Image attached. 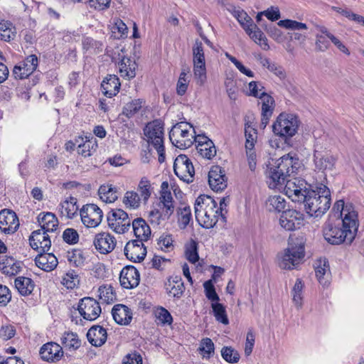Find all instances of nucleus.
Masks as SVG:
<instances>
[{
    "mask_svg": "<svg viewBox=\"0 0 364 364\" xmlns=\"http://www.w3.org/2000/svg\"><path fill=\"white\" fill-rule=\"evenodd\" d=\"M266 206L269 211H282L286 206V201L281 196H272L266 201Z\"/></svg>",
    "mask_w": 364,
    "mask_h": 364,
    "instance_id": "a19ab883",
    "label": "nucleus"
},
{
    "mask_svg": "<svg viewBox=\"0 0 364 364\" xmlns=\"http://www.w3.org/2000/svg\"><path fill=\"white\" fill-rule=\"evenodd\" d=\"M328 38L322 34H316L315 50L317 52H325L330 47Z\"/></svg>",
    "mask_w": 364,
    "mask_h": 364,
    "instance_id": "e2e57ef3",
    "label": "nucleus"
},
{
    "mask_svg": "<svg viewBox=\"0 0 364 364\" xmlns=\"http://www.w3.org/2000/svg\"><path fill=\"white\" fill-rule=\"evenodd\" d=\"M205 141H201L197 146L198 153L203 157L208 159H212L216 154V149L213 142L208 137H203Z\"/></svg>",
    "mask_w": 364,
    "mask_h": 364,
    "instance_id": "4c0bfd02",
    "label": "nucleus"
},
{
    "mask_svg": "<svg viewBox=\"0 0 364 364\" xmlns=\"http://www.w3.org/2000/svg\"><path fill=\"white\" fill-rule=\"evenodd\" d=\"M249 92H247L248 96H252L257 98H260L262 92L264 91V87L261 82L259 81H251L248 84Z\"/></svg>",
    "mask_w": 364,
    "mask_h": 364,
    "instance_id": "13d9d810",
    "label": "nucleus"
},
{
    "mask_svg": "<svg viewBox=\"0 0 364 364\" xmlns=\"http://www.w3.org/2000/svg\"><path fill=\"white\" fill-rule=\"evenodd\" d=\"M156 317L162 325H171L173 318L171 314L164 307L158 308L156 311Z\"/></svg>",
    "mask_w": 364,
    "mask_h": 364,
    "instance_id": "052dcab7",
    "label": "nucleus"
},
{
    "mask_svg": "<svg viewBox=\"0 0 364 364\" xmlns=\"http://www.w3.org/2000/svg\"><path fill=\"white\" fill-rule=\"evenodd\" d=\"M186 259L191 263H196L198 259V254L197 251V244L196 242L192 241L186 248Z\"/></svg>",
    "mask_w": 364,
    "mask_h": 364,
    "instance_id": "0e129e2a",
    "label": "nucleus"
},
{
    "mask_svg": "<svg viewBox=\"0 0 364 364\" xmlns=\"http://www.w3.org/2000/svg\"><path fill=\"white\" fill-rule=\"evenodd\" d=\"M193 77L197 85L202 86L205 84L207 79L205 63H193Z\"/></svg>",
    "mask_w": 364,
    "mask_h": 364,
    "instance_id": "49530a36",
    "label": "nucleus"
},
{
    "mask_svg": "<svg viewBox=\"0 0 364 364\" xmlns=\"http://www.w3.org/2000/svg\"><path fill=\"white\" fill-rule=\"evenodd\" d=\"M307 183L303 179L294 178L287 179L285 181L284 192L285 194L294 202H300L304 199L306 193L309 191Z\"/></svg>",
    "mask_w": 364,
    "mask_h": 364,
    "instance_id": "ddd939ff",
    "label": "nucleus"
},
{
    "mask_svg": "<svg viewBox=\"0 0 364 364\" xmlns=\"http://www.w3.org/2000/svg\"><path fill=\"white\" fill-rule=\"evenodd\" d=\"M134 235L141 241H147L151 236V229L146 221L141 218L134 219L132 223Z\"/></svg>",
    "mask_w": 364,
    "mask_h": 364,
    "instance_id": "2f4dec72",
    "label": "nucleus"
},
{
    "mask_svg": "<svg viewBox=\"0 0 364 364\" xmlns=\"http://www.w3.org/2000/svg\"><path fill=\"white\" fill-rule=\"evenodd\" d=\"M93 244L100 254L107 255L114 250L117 240L110 233L102 232L95 235Z\"/></svg>",
    "mask_w": 364,
    "mask_h": 364,
    "instance_id": "6ab92c4d",
    "label": "nucleus"
},
{
    "mask_svg": "<svg viewBox=\"0 0 364 364\" xmlns=\"http://www.w3.org/2000/svg\"><path fill=\"white\" fill-rule=\"evenodd\" d=\"M142 101L140 100H134L127 103L123 109V114L130 117L136 113L141 107Z\"/></svg>",
    "mask_w": 364,
    "mask_h": 364,
    "instance_id": "680f3d73",
    "label": "nucleus"
},
{
    "mask_svg": "<svg viewBox=\"0 0 364 364\" xmlns=\"http://www.w3.org/2000/svg\"><path fill=\"white\" fill-rule=\"evenodd\" d=\"M245 32L250 37V38H252L263 50H268L269 49V46L267 43V38L256 24L252 26V27L250 28Z\"/></svg>",
    "mask_w": 364,
    "mask_h": 364,
    "instance_id": "c9c22d12",
    "label": "nucleus"
},
{
    "mask_svg": "<svg viewBox=\"0 0 364 364\" xmlns=\"http://www.w3.org/2000/svg\"><path fill=\"white\" fill-rule=\"evenodd\" d=\"M304 198L300 203L304 204L305 210L310 216L321 217L331 206L330 190L323 184H320L316 190L310 189Z\"/></svg>",
    "mask_w": 364,
    "mask_h": 364,
    "instance_id": "f257e3e1",
    "label": "nucleus"
},
{
    "mask_svg": "<svg viewBox=\"0 0 364 364\" xmlns=\"http://www.w3.org/2000/svg\"><path fill=\"white\" fill-rule=\"evenodd\" d=\"M257 59L259 61L260 64L266 68L269 72L272 73L280 80H284L287 77L284 68L279 64L272 61L269 58H264L261 55H258Z\"/></svg>",
    "mask_w": 364,
    "mask_h": 364,
    "instance_id": "f704fd0d",
    "label": "nucleus"
},
{
    "mask_svg": "<svg viewBox=\"0 0 364 364\" xmlns=\"http://www.w3.org/2000/svg\"><path fill=\"white\" fill-rule=\"evenodd\" d=\"M144 132L147 138V142L157 151L159 162L161 164L164 162L166 157L164 145V124L159 120H154L146 125Z\"/></svg>",
    "mask_w": 364,
    "mask_h": 364,
    "instance_id": "423d86ee",
    "label": "nucleus"
},
{
    "mask_svg": "<svg viewBox=\"0 0 364 364\" xmlns=\"http://www.w3.org/2000/svg\"><path fill=\"white\" fill-rule=\"evenodd\" d=\"M304 257V245L301 242H289L284 254L279 257L278 264L281 269H291L300 263Z\"/></svg>",
    "mask_w": 364,
    "mask_h": 364,
    "instance_id": "1a4fd4ad",
    "label": "nucleus"
},
{
    "mask_svg": "<svg viewBox=\"0 0 364 364\" xmlns=\"http://www.w3.org/2000/svg\"><path fill=\"white\" fill-rule=\"evenodd\" d=\"M233 16L245 31L255 25L252 18L244 10H235Z\"/></svg>",
    "mask_w": 364,
    "mask_h": 364,
    "instance_id": "c03bdc74",
    "label": "nucleus"
},
{
    "mask_svg": "<svg viewBox=\"0 0 364 364\" xmlns=\"http://www.w3.org/2000/svg\"><path fill=\"white\" fill-rule=\"evenodd\" d=\"M100 299L105 303H112L115 299V295L113 294L112 287L111 286H101L98 289Z\"/></svg>",
    "mask_w": 364,
    "mask_h": 364,
    "instance_id": "6e6d98bb",
    "label": "nucleus"
},
{
    "mask_svg": "<svg viewBox=\"0 0 364 364\" xmlns=\"http://www.w3.org/2000/svg\"><path fill=\"white\" fill-rule=\"evenodd\" d=\"M358 228L345 225L343 222L342 228L326 223L323 228V235L325 240L331 245L350 244L355 238Z\"/></svg>",
    "mask_w": 364,
    "mask_h": 364,
    "instance_id": "39448f33",
    "label": "nucleus"
},
{
    "mask_svg": "<svg viewBox=\"0 0 364 364\" xmlns=\"http://www.w3.org/2000/svg\"><path fill=\"white\" fill-rule=\"evenodd\" d=\"M108 226L117 233L122 234L128 230L131 225V219L128 214L122 209L112 210L107 213Z\"/></svg>",
    "mask_w": 364,
    "mask_h": 364,
    "instance_id": "9d476101",
    "label": "nucleus"
},
{
    "mask_svg": "<svg viewBox=\"0 0 364 364\" xmlns=\"http://www.w3.org/2000/svg\"><path fill=\"white\" fill-rule=\"evenodd\" d=\"M303 287H304V285H303L301 281L299 279H296V283L292 289V294H293V301L298 307H300L302 304Z\"/></svg>",
    "mask_w": 364,
    "mask_h": 364,
    "instance_id": "bf43d9fd",
    "label": "nucleus"
},
{
    "mask_svg": "<svg viewBox=\"0 0 364 364\" xmlns=\"http://www.w3.org/2000/svg\"><path fill=\"white\" fill-rule=\"evenodd\" d=\"M195 134L194 129L189 123L181 122L172 127L169 132V138L176 147L187 149L196 141Z\"/></svg>",
    "mask_w": 364,
    "mask_h": 364,
    "instance_id": "0eeeda50",
    "label": "nucleus"
},
{
    "mask_svg": "<svg viewBox=\"0 0 364 364\" xmlns=\"http://www.w3.org/2000/svg\"><path fill=\"white\" fill-rule=\"evenodd\" d=\"M29 241L31 247L40 252H48L50 248V239L45 230H34L29 237Z\"/></svg>",
    "mask_w": 364,
    "mask_h": 364,
    "instance_id": "aec40b11",
    "label": "nucleus"
},
{
    "mask_svg": "<svg viewBox=\"0 0 364 364\" xmlns=\"http://www.w3.org/2000/svg\"><path fill=\"white\" fill-rule=\"evenodd\" d=\"M35 262L38 267L46 272H50L53 270L58 265V259L52 253H46L41 252V253L36 257Z\"/></svg>",
    "mask_w": 364,
    "mask_h": 364,
    "instance_id": "bb28decb",
    "label": "nucleus"
},
{
    "mask_svg": "<svg viewBox=\"0 0 364 364\" xmlns=\"http://www.w3.org/2000/svg\"><path fill=\"white\" fill-rule=\"evenodd\" d=\"M259 99L262 101L261 115L272 114L275 107L274 98L267 92H262Z\"/></svg>",
    "mask_w": 364,
    "mask_h": 364,
    "instance_id": "79ce46f5",
    "label": "nucleus"
},
{
    "mask_svg": "<svg viewBox=\"0 0 364 364\" xmlns=\"http://www.w3.org/2000/svg\"><path fill=\"white\" fill-rule=\"evenodd\" d=\"M223 358L230 363H237L240 358L239 353L232 347L225 346L221 350Z\"/></svg>",
    "mask_w": 364,
    "mask_h": 364,
    "instance_id": "8fccbe9b",
    "label": "nucleus"
},
{
    "mask_svg": "<svg viewBox=\"0 0 364 364\" xmlns=\"http://www.w3.org/2000/svg\"><path fill=\"white\" fill-rule=\"evenodd\" d=\"M203 287L205 291V296L209 300L215 302L219 301V296L217 294L215 287L210 280L205 282Z\"/></svg>",
    "mask_w": 364,
    "mask_h": 364,
    "instance_id": "774afa93",
    "label": "nucleus"
},
{
    "mask_svg": "<svg viewBox=\"0 0 364 364\" xmlns=\"http://www.w3.org/2000/svg\"><path fill=\"white\" fill-rule=\"evenodd\" d=\"M166 292L171 296L181 298L183 295L185 287L180 276L170 277L165 284Z\"/></svg>",
    "mask_w": 364,
    "mask_h": 364,
    "instance_id": "c85d7f7f",
    "label": "nucleus"
},
{
    "mask_svg": "<svg viewBox=\"0 0 364 364\" xmlns=\"http://www.w3.org/2000/svg\"><path fill=\"white\" fill-rule=\"evenodd\" d=\"M15 287L22 296H27L33 291L34 284L30 278L18 277L15 279Z\"/></svg>",
    "mask_w": 364,
    "mask_h": 364,
    "instance_id": "58836bf2",
    "label": "nucleus"
},
{
    "mask_svg": "<svg viewBox=\"0 0 364 364\" xmlns=\"http://www.w3.org/2000/svg\"><path fill=\"white\" fill-rule=\"evenodd\" d=\"M175 174L183 181L190 183L193 181L195 174L192 162L186 155H178L173 163Z\"/></svg>",
    "mask_w": 364,
    "mask_h": 364,
    "instance_id": "9b49d317",
    "label": "nucleus"
},
{
    "mask_svg": "<svg viewBox=\"0 0 364 364\" xmlns=\"http://www.w3.org/2000/svg\"><path fill=\"white\" fill-rule=\"evenodd\" d=\"M141 198L136 192L127 191L124 197L123 203L127 207L134 209L137 208L140 205Z\"/></svg>",
    "mask_w": 364,
    "mask_h": 364,
    "instance_id": "3c124183",
    "label": "nucleus"
},
{
    "mask_svg": "<svg viewBox=\"0 0 364 364\" xmlns=\"http://www.w3.org/2000/svg\"><path fill=\"white\" fill-rule=\"evenodd\" d=\"M178 213L179 215L178 220L183 224V228L186 227L191 218V212L189 206L184 205L178 208Z\"/></svg>",
    "mask_w": 364,
    "mask_h": 364,
    "instance_id": "69168bd1",
    "label": "nucleus"
},
{
    "mask_svg": "<svg viewBox=\"0 0 364 364\" xmlns=\"http://www.w3.org/2000/svg\"><path fill=\"white\" fill-rule=\"evenodd\" d=\"M38 221L41 225L40 230H45L47 233L54 232L58 225V218L52 213L40 214Z\"/></svg>",
    "mask_w": 364,
    "mask_h": 364,
    "instance_id": "72a5a7b5",
    "label": "nucleus"
},
{
    "mask_svg": "<svg viewBox=\"0 0 364 364\" xmlns=\"http://www.w3.org/2000/svg\"><path fill=\"white\" fill-rule=\"evenodd\" d=\"M77 202V198L73 196H69L62 200L58 206L60 215L73 219L77 214L79 210Z\"/></svg>",
    "mask_w": 364,
    "mask_h": 364,
    "instance_id": "a878e982",
    "label": "nucleus"
},
{
    "mask_svg": "<svg viewBox=\"0 0 364 364\" xmlns=\"http://www.w3.org/2000/svg\"><path fill=\"white\" fill-rule=\"evenodd\" d=\"M124 255L128 259L134 262H140L146 255V248L144 241L132 240L129 241L124 247Z\"/></svg>",
    "mask_w": 364,
    "mask_h": 364,
    "instance_id": "f3484780",
    "label": "nucleus"
},
{
    "mask_svg": "<svg viewBox=\"0 0 364 364\" xmlns=\"http://www.w3.org/2000/svg\"><path fill=\"white\" fill-rule=\"evenodd\" d=\"M208 183L215 191H221L227 187L225 171L219 166H213L208 173Z\"/></svg>",
    "mask_w": 364,
    "mask_h": 364,
    "instance_id": "412c9836",
    "label": "nucleus"
},
{
    "mask_svg": "<svg viewBox=\"0 0 364 364\" xmlns=\"http://www.w3.org/2000/svg\"><path fill=\"white\" fill-rule=\"evenodd\" d=\"M328 268V262L326 261V259L323 260H318V263L315 267V272H316V276L319 282L323 285L326 284V281H323L324 278L323 276L325 275L327 269Z\"/></svg>",
    "mask_w": 364,
    "mask_h": 364,
    "instance_id": "4d7b16f0",
    "label": "nucleus"
},
{
    "mask_svg": "<svg viewBox=\"0 0 364 364\" xmlns=\"http://www.w3.org/2000/svg\"><path fill=\"white\" fill-rule=\"evenodd\" d=\"M112 316L116 323L121 325H127L132 318L130 309L125 305L117 304L112 310Z\"/></svg>",
    "mask_w": 364,
    "mask_h": 364,
    "instance_id": "473e14b6",
    "label": "nucleus"
},
{
    "mask_svg": "<svg viewBox=\"0 0 364 364\" xmlns=\"http://www.w3.org/2000/svg\"><path fill=\"white\" fill-rule=\"evenodd\" d=\"M277 25L287 29L296 31L306 30L308 28L306 23L290 19L281 20L277 23Z\"/></svg>",
    "mask_w": 364,
    "mask_h": 364,
    "instance_id": "864d4df0",
    "label": "nucleus"
},
{
    "mask_svg": "<svg viewBox=\"0 0 364 364\" xmlns=\"http://www.w3.org/2000/svg\"><path fill=\"white\" fill-rule=\"evenodd\" d=\"M61 341L65 348L77 349L80 346L77 335L72 332L65 333Z\"/></svg>",
    "mask_w": 364,
    "mask_h": 364,
    "instance_id": "09e8293b",
    "label": "nucleus"
},
{
    "mask_svg": "<svg viewBox=\"0 0 364 364\" xmlns=\"http://www.w3.org/2000/svg\"><path fill=\"white\" fill-rule=\"evenodd\" d=\"M299 122L296 115L282 113L272 125L273 132L282 137H291L297 132Z\"/></svg>",
    "mask_w": 364,
    "mask_h": 364,
    "instance_id": "6e6552de",
    "label": "nucleus"
},
{
    "mask_svg": "<svg viewBox=\"0 0 364 364\" xmlns=\"http://www.w3.org/2000/svg\"><path fill=\"white\" fill-rule=\"evenodd\" d=\"M214 343L209 338L201 340L199 351L203 353V357L210 358L214 354Z\"/></svg>",
    "mask_w": 364,
    "mask_h": 364,
    "instance_id": "5fc2aeb1",
    "label": "nucleus"
},
{
    "mask_svg": "<svg viewBox=\"0 0 364 364\" xmlns=\"http://www.w3.org/2000/svg\"><path fill=\"white\" fill-rule=\"evenodd\" d=\"M298 160L289 154L279 158L276 165L267 172V183L270 188H280L284 184L287 177L297 170Z\"/></svg>",
    "mask_w": 364,
    "mask_h": 364,
    "instance_id": "f03ea898",
    "label": "nucleus"
},
{
    "mask_svg": "<svg viewBox=\"0 0 364 364\" xmlns=\"http://www.w3.org/2000/svg\"><path fill=\"white\" fill-rule=\"evenodd\" d=\"M138 191L140 193V198L146 203L151 196V184L146 178H142L138 186Z\"/></svg>",
    "mask_w": 364,
    "mask_h": 364,
    "instance_id": "603ef678",
    "label": "nucleus"
},
{
    "mask_svg": "<svg viewBox=\"0 0 364 364\" xmlns=\"http://www.w3.org/2000/svg\"><path fill=\"white\" fill-rule=\"evenodd\" d=\"M62 348L56 343H47L40 350L41 358L46 361H58L63 356Z\"/></svg>",
    "mask_w": 364,
    "mask_h": 364,
    "instance_id": "393cba45",
    "label": "nucleus"
},
{
    "mask_svg": "<svg viewBox=\"0 0 364 364\" xmlns=\"http://www.w3.org/2000/svg\"><path fill=\"white\" fill-rule=\"evenodd\" d=\"M193 63L197 64L205 63L203 46L201 41L196 39L192 48Z\"/></svg>",
    "mask_w": 364,
    "mask_h": 364,
    "instance_id": "a18cd8bd",
    "label": "nucleus"
},
{
    "mask_svg": "<svg viewBox=\"0 0 364 364\" xmlns=\"http://www.w3.org/2000/svg\"><path fill=\"white\" fill-rule=\"evenodd\" d=\"M98 193L100 199L107 203H114L118 198L115 188L112 186H101Z\"/></svg>",
    "mask_w": 364,
    "mask_h": 364,
    "instance_id": "ea45409f",
    "label": "nucleus"
},
{
    "mask_svg": "<svg viewBox=\"0 0 364 364\" xmlns=\"http://www.w3.org/2000/svg\"><path fill=\"white\" fill-rule=\"evenodd\" d=\"M101 87L105 95L108 97L115 96L119 90L120 82L115 75L107 76L101 83Z\"/></svg>",
    "mask_w": 364,
    "mask_h": 364,
    "instance_id": "c756f323",
    "label": "nucleus"
},
{
    "mask_svg": "<svg viewBox=\"0 0 364 364\" xmlns=\"http://www.w3.org/2000/svg\"><path fill=\"white\" fill-rule=\"evenodd\" d=\"M19 226L16 214L10 210L0 212V229L5 233L11 234L16 231Z\"/></svg>",
    "mask_w": 364,
    "mask_h": 364,
    "instance_id": "4be33fe9",
    "label": "nucleus"
},
{
    "mask_svg": "<svg viewBox=\"0 0 364 364\" xmlns=\"http://www.w3.org/2000/svg\"><path fill=\"white\" fill-rule=\"evenodd\" d=\"M314 162L318 171L331 170L336 163V159L328 151L315 150L314 153Z\"/></svg>",
    "mask_w": 364,
    "mask_h": 364,
    "instance_id": "b1692460",
    "label": "nucleus"
},
{
    "mask_svg": "<svg viewBox=\"0 0 364 364\" xmlns=\"http://www.w3.org/2000/svg\"><path fill=\"white\" fill-rule=\"evenodd\" d=\"M87 338L92 346L99 347L106 342L107 334L103 327L100 326H93L88 330Z\"/></svg>",
    "mask_w": 364,
    "mask_h": 364,
    "instance_id": "cd10ccee",
    "label": "nucleus"
},
{
    "mask_svg": "<svg viewBox=\"0 0 364 364\" xmlns=\"http://www.w3.org/2000/svg\"><path fill=\"white\" fill-rule=\"evenodd\" d=\"M333 209L341 213V215L343 217L342 222L345 225L354 228L358 227V213L351 204L345 205L344 201L339 200L335 203Z\"/></svg>",
    "mask_w": 364,
    "mask_h": 364,
    "instance_id": "a211bd4d",
    "label": "nucleus"
},
{
    "mask_svg": "<svg viewBox=\"0 0 364 364\" xmlns=\"http://www.w3.org/2000/svg\"><path fill=\"white\" fill-rule=\"evenodd\" d=\"M303 220L304 215L301 213L294 209H289L282 212L279 218V224L284 230L292 231L299 228Z\"/></svg>",
    "mask_w": 364,
    "mask_h": 364,
    "instance_id": "dca6fc26",
    "label": "nucleus"
},
{
    "mask_svg": "<svg viewBox=\"0 0 364 364\" xmlns=\"http://www.w3.org/2000/svg\"><path fill=\"white\" fill-rule=\"evenodd\" d=\"M225 86L226 89V92L232 100H236L237 97V87H236V82L235 80L231 77L226 78L225 81Z\"/></svg>",
    "mask_w": 364,
    "mask_h": 364,
    "instance_id": "338daca9",
    "label": "nucleus"
},
{
    "mask_svg": "<svg viewBox=\"0 0 364 364\" xmlns=\"http://www.w3.org/2000/svg\"><path fill=\"white\" fill-rule=\"evenodd\" d=\"M80 215L82 223L87 228L97 227L103 218L102 210L93 203L83 205L80 210Z\"/></svg>",
    "mask_w": 364,
    "mask_h": 364,
    "instance_id": "f8f14e48",
    "label": "nucleus"
},
{
    "mask_svg": "<svg viewBox=\"0 0 364 364\" xmlns=\"http://www.w3.org/2000/svg\"><path fill=\"white\" fill-rule=\"evenodd\" d=\"M16 36L15 28L12 23L9 21L0 22V39L9 42L14 39Z\"/></svg>",
    "mask_w": 364,
    "mask_h": 364,
    "instance_id": "37998d69",
    "label": "nucleus"
},
{
    "mask_svg": "<svg viewBox=\"0 0 364 364\" xmlns=\"http://www.w3.org/2000/svg\"><path fill=\"white\" fill-rule=\"evenodd\" d=\"M140 281L139 273L133 266L124 267L119 275L121 286L125 289H132L139 285Z\"/></svg>",
    "mask_w": 364,
    "mask_h": 364,
    "instance_id": "5701e85b",
    "label": "nucleus"
},
{
    "mask_svg": "<svg viewBox=\"0 0 364 364\" xmlns=\"http://www.w3.org/2000/svg\"><path fill=\"white\" fill-rule=\"evenodd\" d=\"M38 60L36 55H30L23 61L14 67L12 75L15 79L23 80L30 76L37 68Z\"/></svg>",
    "mask_w": 364,
    "mask_h": 364,
    "instance_id": "4468645a",
    "label": "nucleus"
},
{
    "mask_svg": "<svg viewBox=\"0 0 364 364\" xmlns=\"http://www.w3.org/2000/svg\"><path fill=\"white\" fill-rule=\"evenodd\" d=\"M77 310L80 314L86 320L94 321L101 313L99 303L91 297H85L79 301Z\"/></svg>",
    "mask_w": 364,
    "mask_h": 364,
    "instance_id": "2eb2a0df",
    "label": "nucleus"
},
{
    "mask_svg": "<svg viewBox=\"0 0 364 364\" xmlns=\"http://www.w3.org/2000/svg\"><path fill=\"white\" fill-rule=\"evenodd\" d=\"M0 269L6 275H16L21 270V263L15 261L12 257H7L0 262Z\"/></svg>",
    "mask_w": 364,
    "mask_h": 364,
    "instance_id": "e433bc0d",
    "label": "nucleus"
},
{
    "mask_svg": "<svg viewBox=\"0 0 364 364\" xmlns=\"http://www.w3.org/2000/svg\"><path fill=\"white\" fill-rule=\"evenodd\" d=\"M218 213L217 203L210 196L202 195L196 200V219L203 228H213L218 222Z\"/></svg>",
    "mask_w": 364,
    "mask_h": 364,
    "instance_id": "7ed1b4c3",
    "label": "nucleus"
},
{
    "mask_svg": "<svg viewBox=\"0 0 364 364\" xmlns=\"http://www.w3.org/2000/svg\"><path fill=\"white\" fill-rule=\"evenodd\" d=\"M211 306L215 319L225 325L228 324L229 321L226 314L225 307L222 304L218 302L213 303Z\"/></svg>",
    "mask_w": 364,
    "mask_h": 364,
    "instance_id": "de8ad7c7",
    "label": "nucleus"
},
{
    "mask_svg": "<svg viewBox=\"0 0 364 364\" xmlns=\"http://www.w3.org/2000/svg\"><path fill=\"white\" fill-rule=\"evenodd\" d=\"M161 193L158 208H154L149 212V220L152 225H159L163 221L168 220L174 212V205L171 191L168 190V183L164 181L161 186Z\"/></svg>",
    "mask_w": 364,
    "mask_h": 364,
    "instance_id": "20e7f679",
    "label": "nucleus"
},
{
    "mask_svg": "<svg viewBox=\"0 0 364 364\" xmlns=\"http://www.w3.org/2000/svg\"><path fill=\"white\" fill-rule=\"evenodd\" d=\"M119 73L122 77L130 80L136 76L137 64L134 59L124 57L119 63Z\"/></svg>",
    "mask_w": 364,
    "mask_h": 364,
    "instance_id": "7c9ffc66",
    "label": "nucleus"
}]
</instances>
